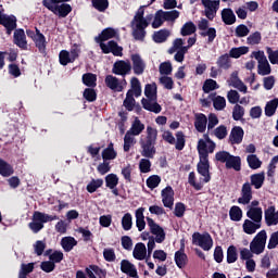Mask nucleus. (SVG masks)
<instances>
[{
    "label": "nucleus",
    "mask_w": 278,
    "mask_h": 278,
    "mask_svg": "<svg viewBox=\"0 0 278 278\" xmlns=\"http://www.w3.org/2000/svg\"><path fill=\"white\" fill-rule=\"evenodd\" d=\"M112 38H118V30L114 28H106L102 30L101 35L96 38L97 42H100V48L104 53H113V55L117 58H123V47L118 46L116 41H109L108 43L105 40H110Z\"/></svg>",
    "instance_id": "obj_1"
},
{
    "label": "nucleus",
    "mask_w": 278,
    "mask_h": 278,
    "mask_svg": "<svg viewBox=\"0 0 278 278\" xmlns=\"http://www.w3.org/2000/svg\"><path fill=\"white\" fill-rule=\"evenodd\" d=\"M151 21H153V15L144 17V9L139 8L130 23L135 40H144V36H147L144 29L149 27Z\"/></svg>",
    "instance_id": "obj_2"
},
{
    "label": "nucleus",
    "mask_w": 278,
    "mask_h": 278,
    "mask_svg": "<svg viewBox=\"0 0 278 278\" xmlns=\"http://www.w3.org/2000/svg\"><path fill=\"white\" fill-rule=\"evenodd\" d=\"M58 215H49L40 211H36L33 214L31 222L28 224L29 229L33 233H38L45 229V223H51L58 220Z\"/></svg>",
    "instance_id": "obj_3"
},
{
    "label": "nucleus",
    "mask_w": 278,
    "mask_h": 278,
    "mask_svg": "<svg viewBox=\"0 0 278 278\" xmlns=\"http://www.w3.org/2000/svg\"><path fill=\"white\" fill-rule=\"evenodd\" d=\"M66 1L68 0H43L42 3L45 8L53 12V14H56V16L66 18V16L73 12V8H71V4H66Z\"/></svg>",
    "instance_id": "obj_4"
},
{
    "label": "nucleus",
    "mask_w": 278,
    "mask_h": 278,
    "mask_svg": "<svg viewBox=\"0 0 278 278\" xmlns=\"http://www.w3.org/2000/svg\"><path fill=\"white\" fill-rule=\"evenodd\" d=\"M250 58H254V60L257 61V73L260 75L264 77L273 73V70L270 68V63H268V59L266 58V54L264 53V51L262 50L253 51Z\"/></svg>",
    "instance_id": "obj_5"
},
{
    "label": "nucleus",
    "mask_w": 278,
    "mask_h": 278,
    "mask_svg": "<svg viewBox=\"0 0 278 278\" xmlns=\"http://www.w3.org/2000/svg\"><path fill=\"white\" fill-rule=\"evenodd\" d=\"M215 149H216V143L212 141V139H210V136L204 135L203 139H199L198 146H197L199 157L210 160V153H214Z\"/></svg>",
    "instance_id": "obj_6"
},
{
    "label": "nucleus",
    "mask_w": 278,
    "mask_h": 278,
    "mask_svg": "<svg viewBox=\"0 0 278 278\" xmlns=\"http://www.w3.org/2000/svg\"><path fill=\"white\" fill-rule=\"evenodd\" d=\"M217 162H223L226 164V168H233V170H240L241 160L240 156H233L228 152H217L215 155Z\"/></svg>",
    "instance_id": "obj_7"
},
{
    "label": "nucleus",
    "mask_w": 278,
    "mask_h": 278,
    "mask_svg": "<svg viewBox=\"0 0 278 278\" xmlns=\"http://www.w3.org/2000/svg\"><path fill=\"white\" fill-rule=\"evenodd\" d=\"M192 244H195V247H200V249H203V251H211L214 247V240L212 239V236L207 232H194L192 235Z\"/></svg>",
    "instance_id": "obj_8"
},
{
    "label": "nucleus",
    "mask_w": 278,
    "mask_h": 278,
    "mask_svg": "<svg viewBox=\"0 0 278 278\" xmlns=\"http://www.w3.org/2000/svg\"><path fill=\"white\" fill-rule=\"evenodd\" d=\"M79 53H81V49L79 46H73L71 50H62L59 53V62L62 66H67V64H73L77 58H79Z\"/></svg>",
    "instance_id": "obj_9"
},
{
    "label": "nucleus",
    "mask_w": 278,
    "mask_h": 278,
    "mask_svg": "<svg viewBox=\"0 0 278 278\" xmlns=\"http://www.w3.org/2000/svg\"><path fill=\"white\" fill-rule=\"evenodd\" d=\"M268 236L266 230H261L250 243V250L254 255H262V252L266 249V240Z\"/></svg>",
    "instance_id": "obj_10"
},
{
    "label": "nucleus",
    "mask_w": 278,
    "mask_h": 278,
    "mask_svg": "<svg viewBox=\"0 0 278 278\" xmlns=\"http://www.w3.org/2000/svg\"><path fill=\"white\" fill-rule=\"evenodd\" d=\"M147 223L150 233L154 236L155 242H157V244H162V242L166 240V231H164V228H162V226L155 223V220H153L151 217H147Z\"/></svg>",
    "instance_id": "obj_11"
},
{
    "label": "nucleus",
    "mask_w": 278,
    "mask_h": 278,
    "mask_svg": "<svg viewBox=\"0 0 278 278\" xmlns=\"http://www.w3.org/2000/svg\"><path fill=\"white\" fill-rule=\"evenodd\" d=\"M104 84L106 88H110V90H113L114 92H123V90H125L127 87V80H121L113 75H108L104 79Z\"/></svg>",
    "instance_id": "obj_12"
},
{
    "label": "nucleus",
    "mask_w": 278,
    "mask_h": 278,
    "mask_svg": "<svg viewBox=\"0 0 278 278\" xmlns=\"http://www.w3.org/2000/svg\"><path fill=\"white\" fill-rule=\"evenodd\" d=\"M227 84L231 88H236L237 90H239V92H243V94H247L248 92L247 85H244L242 79H240V77L238 76V72L236 71L230 74V77L227 79Z\"/></svg>",
    "instance_id": "obj_13"
},
{
    "label": "nucleus",
    "mask_w": 278,
    "mask_h": 278,
    "mask_svg": "<svg viewBox=\"0 0 278 278\" xmlns=\"http://www.w3.org/2000/svg\"><path fill=\"white\" fill-rule=\"evenodd\" d=\"M199 160L198 173L203 177L204 184H208L212 179V176H210V159L199 157Z\"/></svg>",
    "instance_id": "obj_14"
},
{
    "label": "nucleus",
    "mask_w": 278,
    "mask_h": 278,
    "mask_svg": "<svg viewBox=\"0 0 278 278\" xmlns=\"http://www.w3.org/2000/svg\"><path fill=\"white\" fill-rule=\"evenodd\" d=\"M112 73H114V75H122V77H125V75H129V73H131V63L129 61H117L113 65Z\"/></svg>",
    "instance_id": "obj_15"
},
{
    "label": "nucleus",
    "mask_w": 278,
    "mask_h": 278,
    "mask_svg": "<svg viewBox=\"0 0 278 278\" xmlns=\"http://www.w3.org/2000/svg\"><path fill=\"white\" fill-rule=\"evenodd\" d=\"M253 199V191L249 182H244L241 188V197L238 198V203L241 205H249Z\"/></svg>",
    "instance_id": "obj_16"
},
{
    "label": "nucleus",
    "mask_w": 278,
    "mask_h": 278,
    "mask_svg": "<svg viewBox=\"0 0 278 278\" xmlns=\"http://www.w3.org/2000/svg\"><path fill=\"white\" fill-rule=\"evenodd\" d=\"M162 201L164 207L173 210V205H175V191L173 190V187L168 186L162 190Z\"/></svg>",
    "instance_id": "obj_17"
},
{
    "label": "nucleus",
    "mask_w": 278,
    "mask_h": 278,
    "mask_svg": "<svg viewBox=\"0 0 278 278\" xmlns=\"http://www.w3.org/2000/svg\"><path fill=\"white\" fill-rule=\"evenodd\" d=\"M142 106L148 112H153L154 114H160L162 112V105L157 103V98H143L141 100Z\"/></svg>",
    "instance_id": "obj_18"
},
{
    "label": "nucleus",
    "mask_w": 278,
    "mask_h": 278,
    "mask_svg": "<svg viewBox=\"0 0 278 278\" xmlns=\"http://www.w3.org/2000/svg\"><path fill=\"white\" fill-rule=\"evenodd\" d=\"M205 10V16L208 18V21H214L216 17V12H218V8H220V1L215 0V1H208L203 4Z\"/></svg>",
    "instance_id": "obj_19"
},
{
    "label": "nucleus",
    "mask_w": 278,
    "mask_h": 278,
    "mask_svg": "<svg viewBox=\"0 0 278 278\" xmlns=\"http://www.w3.org/2000/svg\"><path fill=\"white\" fill-rule=\"evenodd\" d=\"M131 62L135 75H142L147 68V64L144 63V60H142V56H140V54H132Z\"/></svg>",
    "instance_id": "obj_20"
},
{
    "label": "nucleus",
    "mask_w": 278,
    "mask_h": 278,
    "mask_svg": "<svg viewBox=\"0 0 278 278\" xmlns=\"http://www.w3.org/2000/svg\"><path fill=\"white\" fill-rule=\"evenodd\" d=\"M242 229L248 236H253V233H257V229H262V223L253 219H245L242 224Z\"/></svg>",
    "instance_id": "obj_21"
},
{
    "label": "nucleus",
    "mask_w": 278,
    "mask_h": 278,
    "mask_svg": "<svg viewBox=\"0 0 278 278\" xmlns=\"http://www.w3.org/2000/svg\"><path fill=\"white\" fill-rule=\"evenodd\" d=\"M265 223L268 227L278 225V211L275 208V206H268L265 210Z\"/></svg>",
    "instance_id": "obj_22"
},
{
    "label": "nucleus",
    "mask_w": 278,
    "mask_h": 278,
    "mask_svg": "<svg viewBox=\"0 0 278 278\" xmlns=\"http://www.w3.org/2000/svg\"><path fill=\"white\" fill-rule=\"evenodd\" d=\"M244 138V129L240 126H235L229 135V142L231 144H240Z\"/></svg>",
    "instance_id": "obj_23"
},
{
    "label": "nucleus",
    "mask_w": 278,
    "mask_h": 278,
    "mask_svg": "<svg viewBox=\"0 0 278 278\" xmlns=\"http://www.w3.org/2000/svg\"><path fill=\"white\" fill-rule=\"evenodd\" d=\"M0 25L7 28L8 34H12L13 29H16V17L0 13Z\"/></svg>",
    "instance_id": "obj_24"
},
{
    "label": "nucleus",
    "mask_w": 278,
    "mask_h": 278,
    "mask_svg": "<svg viewBox=\"0 0 278 278\" xmlns=\"http://www.w3.org/2000/svg\"><path fill=\"white\" fill-rule=\"evenodd\" d=\"M141 144V155L143 157L153 159V155H155V143H151L149 141H144V139L140 140Z\"/></svg>",
    "instance_id": "obj_25"
},
{
    "label": "nucleus",
    "mask_w": 278,
    "mask_h": 278,
    "mask_svg": "<svg viewBox=\"0 0 278 278\" xmlns=\"http://www.w3.org/2000/svg\"><path fill=\"white\" fill-rule=\"evenodd\" d=\"M194 127L197 131H199L200 134H204V131L207 129V116H205V114L202 113H197Z\"/></svg>",
    "instance_id": "obj_26"
},
{
    "label": "nucleus",
    "mask_w": 278,
    "mask_h": 278,
    "mask_svg": "<svg viewBox=\"0 0 278 278\" xmlns=\"http://www.w3.org/2000/svg\"><path fill=\"white\" fill-rule=\"evenodd\" d=\"M144 131V124L140 121V118L135 117L131 123L130 128L126 131V134H130V136H140Z\"/></svg>",
    "instance_id": "obj_27"
},
{
    "label": "nucleus",
    "mask_w": 278,
    "mask_h": 278,
    "mask_svg": "<svg viewBox=\"0 0 278 278\" xmlns=\"http://www.w3.org/2000/svg\"><path fill=\"white\" fill-rule=\"evenodd\" d=\"M121 270L122 273H124V275H127L128 277H136V274H138L136 265L127 260H123L121 262Z\"/></svg>",
    "instance_id": "obj_28"
},
{
    "label": "nucleus",
    "mask_w": 278,
    "mask_h": 278,
    "mask_svg": "<svg viewBox=\"0 0 278 278\" xmlns=\"http://www.w3.org/2000/svg\"><path fill=\"white\" fill-rule=\"evenodd\" d=\"M208 98L213 102V108L218 112L223 111L224 108H227V100L225 97L211 93Z\"/></svg>",
    "instance_id": "obj_29"
},
{
    "label": "nucleus",
    "mask_w": 278,
    "mask_h": 278,
    "mask_svg": "<svg viewBox=\"0 0 278 278\" xmlns=\"http://www.w3.org/2000/svg\"><path fill=\"white\" fill-rule=\"evenodd\" d=\"M132 256L135 260H138L139 262H142V260L147 258V245L144 243L139 242L135 245L132 251Z\"/></svg>",
    "instance_id": "obj_30"
},
{
    "label": "nucleus",
    "mask_w": 278,
    "mask_h": 278,
    "mask_svg": "<svg viewBox=\"0 0 278 278\" xmlns=\"http://www.w3.org/2000/svg\"><path fill=\"white\" fill-rule=\"evenodd\" d=\"M14 43L20 47V49H27V37L25 36V30L17 29L14 31Z\"/></svg>",
    "instance_id": "obj_31"
},
{
    "label": "nucleus",
    "mask_w": 278,
    "mask_h": 278,
    "mask_svg": "<svg viewBox=\"0 0 278 278\" xmlns=\"http://www.w3.org/2000/svg\"><path fill=\"white\" fill-rule=\"evenodd\" d=\"M136 227L138 231H144V227H147V222H144V207H139L136 213Z\"/></svg>",
    "instance_id": "obj_32"
},
{
    "label": "nucleus",
    "mask_w": 278,
    "mask_h": 278,
    "mask_svg": "<svg viewBox=\"0 0 278 278\" xmlns=\"http://www.w3.org/2000/svg\"><path fill=\"white\" fill-rule=\"evenodd\" d=\"M61 247L63 251H65L66 253H70V251H73V249L77 247V241L73 237H64L61 240Z\"/></svg>",
    "instance_id": "obj_33"
},
{
    "label": "nucleus",
    "mask_w": 278,
    "mask_h": 278,
    "mask_svg": "<svg viewBox=\"0 0 278 278\" xmlns=\"http://www.w3.org/2000/svg\"><path fill=\"white\" fill-rule=\"evenodd\" d=\"M222 21L225 25H233L236 23V14L231 9H224L222 11Z\"/></svg>",
    "instance_id": "obj_34"
},
{
    "label": "nucleus",
    "mask_w": 278,
    "mask_h": 278,
    "mask_svg": "<svg viewBox=\"0 0 278 278\" xmlns=\"http://www.w3.org/2000/svg\"><path fill=\"white\" fill-rule=\"evenodd\" d=\"M137 140H136V136L126 132L124 136V152L125 153H129V151H131L132 147L136 144Z\"/></svg>",
    "instance_id": "obj_35"
},
{
    "label": "nucleus",
    "mask_w": 278,
    "mask_h": 278,
    "mask_svg": "<svg viewBox=\"0 0 278 278\" xmlns=\"http://www.w3.org/2000/svg\"><path fill=\"white\" fill-rule=\"evenodd\" d=\"M117 155L116 150H114V143L112 142L102 151V159L104 162H108V160H116Z\"/></svg>",
    "instance_id": "obj_36"
},
{
    "label": "nucleus",
    "mask_w": 278,
    "mask_h": 278,
    "mask_svg": "<svg viewBox=\"0 0 278 278\" xmlns=\"http://www.w3.org/2000/svg\"><path fill=\"white\" fill-rule=\"evenodd\" d=\"M264 212L262 208H248L247 216L250 220H254L256 223H262V216Z\"/></svg>",
    "instance_id": "obj_37"
},
{
    "label": "nucleus",
    "mask_w": 278,
    "mask_h": 278,
    "mask_svg": "<svg viewBox=\"0 0 278 278\" xmlns=\"http://www.w3.org/2000/svg\"><path fill=\"white\" fill-rule=\"evenodd\" d=\"M251 179V186H254L256 190H260L262 186H264V180L266 177L264 176V173L254 174L250 177Z\"/></svg>",
    "instance_id": "obj_38"
},
{
    "label": "nucleus",
    "mask_w": 278,
    "mask_h": 278,
    "mask_svg": "<svg viewBox=\"0 0 278 278\" xmlns=\"http://www.w3.org/2000/svg\"><path fill=\"white\" fill-rule=\"evenodd\" d=\"M175 262L178 268H186V264H188V255H186L182 250H179L175 253Z\"/></svg>",
    "instance_id": "obj_39"
},
{
    "label": "nucleus",
    "mask_w": 278,
    "mask_h": 278,
    "mask_svg": "<svg viewBox=\"0 0 278 278\" xmlns=\"http://www.w3.org/2000/svg\"><path fill=\"white\" fill-rule=\"evenodd\" d=\"M0 175L2 177L14 175V168L8 162L3 161V159H0Z\"/></svg>",
    "instance_id": "obj_40"
},
{
    "label": "nucleus",
    "mask_w": 278,
    "mask_h": 278,
    "mask_svg": "<svg viewBox=\"0 0 278 278\" xmlns=\"http://www.w3.org/2000/svg\"><path fill=\"white\" fill-rule=\"evenodd\" d=\"M131 89L128 92L135 94V97H140L142 94V86L140 85V80L137 77H132L130 79Z\"/></svg>",
    "instance_id": "obj_41"
},
{
    "label": "nucleus",
    "mask_w": 278,
    "mask_h": 278,
    "mask_svg": "<svg viewBox=\"0 0 278 278\" xmlns=\"http://www.w3.org/2000/svg\"><path fill=\"white\" fill-rule=\"evenodd\" d=\"M83 84L88 86V88L97 87V75L92 73H87L83 75Z\"/></svg>",
    "instance_id": "obj_42"
},
{
    "label": "nucleus",
    "mask_w": 278,
    "mask_h": 278,
    "mask_svg": "<svg viewBox=\"0 0 278 278\" xmlns=\"http://www.w3.org/2000/svg\"><path fill=\"white\" fill-rule=\"evenodd\" d=\"M181 36H192V34H197V25L192 22H187L182 25L180 29Z\"/></svg>",
    "instance_id": "obj_43"
},
{
    "label": "nucleus",
    "mask_w": 278,
    "mask_h": 278,
    "mask_svg": "<svg viewBox=\"0 0 278 278\" xmlns=\"http://www.w3.org/2000/svg\"><path fill=\"white\" fill-rule=\"evenodd\" d=\"M144 96L146 99H157V85L155 83L147 85Z\"/></svg>",
    "instance_id": "obj_44"
},
{
    "label": "nucleus",
    "mask_w": 278,
    "mask_h": 278,
    "mask_svg": "<svg viewBox=\"0 0 278 278\" xmlns=\"http://www.w3.org/2000/svg\"><path fill=\"white\" fill-rule=\"evenodd\" d=\"M278 108V98L270 100L265 105V115L275 116V112H277Z\"/></svg>",
    "instance_id": "obj_45"
},
{
    "label": "nucleus",
    "mask_w": 278,
    "mask_h": 278,
    "mask_svg": "<svg viewBox=\"0 0 278 278\" xmlns=\"http://www.w3.org/2000/svg\"><path fill=\"white\" fill-rule=\"evenodd\" d=\"M247 53H249V47L247 46L231 48L229 51L230 58H235V60H238L241 55H247Z\"/></svg>",
    "instance_id": "obj_46"
},
{
    "label": "nucleus",
    "mask_w": 278,
    "mask_h": 278,
    "mask_svg": "<svg viewBox=\"0 0 278 278\" xmlns=\"http://www.w3.org/2000/svg\"><path fill=\"white\" fill-rule=\"evenodd\" d=\"M168 36H170V31L166 29H161L153 34V40L154 42H157V43L166 42V40L168 39Z\"/></svg>",
    "instance_id": "obj_47"
},
{
    "label": "nucleus",
    "mask_w": 278,
    "mask_h": 278,
    "mask_svg": "<svg viewBox=\"0 0 278 278\" xmlns=\"http://www.w3.org/2000/svg\"><path fill=\"white\" fill-rule=\"evenodd\" d=\"M229 217L230 220H233L235 223H240L242 220V208L240 206H231L229 211Z\"/></svg>",
    "instance_id": "obj_48"
},
{
    "label": "nucleus",
    "mask_w": 278,
    "mask_h": 278,
    "mask_svg": "<svg viewBox=\"0 0 278 278\" xmlns=\"http://www.w3.org/2000/svg\"><path fill=\"white\" fill-rule=\"evenodd\" d=\"M46 255H49L50 262H53L54 265L60 264V262L64 260V253L62 251H54L51 253V250H48Z\"/></svg>",
    "instance_id": "obj_49"
},
{
    "label": "nucleus",
    "mask_w": 278,
    "mask_h": 278,
    "mask_svg": "<svg viewBox=\"0 0 278 278\" xmlns=\"http://www.w3.org/2000/svg\"><path fill=\"white\" fill-rule=\"evenodd\" d=\"M229 54H224L218 58L216 64L219 68H224L227 71V68H231V59L229 58Z\"/></svg>",
    "instance_id": "obj_50"
},
{
    "label": "nucleus",
    "mask_w": 278,
    "mask_h": 278,
    "mask_svg": "<svg viewBox=\"0 0 278 278\" xmlns=\"http://www.w3.org/2000/svg\"><path fill=\"white\" fill-rule=\"evenodd\" d=\"M143 142H151L153 144H155V142H157V129L148 126L147 127V137L146 140H143Z\"/></svg>",
    "instance_id": "obj_51"
},
{
    "label": "nucleus",
    "mask_w": 278,
    "mask_h": 278,
    "mask_svg": "<svg viewBox=\"0 0 278 278\" xmlns=\"http://www.w3.org/2000/svg\"><path fill=\"white\" fill-rule=\"evenodd\" d=\"M85 270L87 273V276H88V270H90V273H92V275H94V277H99V278L108 277V271L101 269L99 266H96V265H91V266L87 267Z\"/></svg>",
    "instance_id": "obj_52"
},
{
    "label": "nucleus",
    "mask_w": 278,
    "mask_h": 278,
    "mask_svg": "<svg viewBox=\"0 0 278 278\" xmlns=\"http://www.w3.org/2000/svg\"><path fill=\"white\" fill-rule=\"evenodd\" d=\"M101 186H103V179H91V181L87 185V192L92 194V192H97Z\"/></svg>",
    "instance_id": "obj_53"
},
{
    "label": "nucleus",
    "mask_w": 278,
    "mask_h": 278,
    "mask_svg": "<svg viewBox=\"0 0 278 278\" xmlns=\"http://www.w3.org/2000/svg\"><path fill=\"white\" fill-rule=\"evenodd\" d=\"M106 188L114 190L118 186V176L116 174H109L105 176Z\"/></svg>",
    "instance_id": "obj_54"
},
{
    "label": "nucleus",
    "mask_w": 278,
    "mask_h": 278,
    "mask_svg": "<svg viewBox=\"0 0 278 278\" xmlns=\"http://www.w3.org/2000/svg\"><path fill=\"white\" fill-rule=\"evenodd\" d=\"M33 40H34L36 47L39 49V51H45L46 39H45V35H42L40 33V30L36 29V37Z\"/></svg>",
    "instance_id": "obj_55"
},
{
    "label": "nucleus",
    "mask_w": 278,
    "mask_h": 278,
    "mask_svg": "<svg viewBox=\"0 0 278 278\" xmlns=\"http://www.w3.org/2000/svg\"><path fill=\"white\" fill-rule=\"evenodd\" d=\"M220 86L214 79H206L203 85V91L207 94L212 92V90H218Z\"/></svg>",
    "instance_id": "obj_56"
},
{
    "label": "nucleus",
    "mask_w": 278,
    "mask_h": 278,
    "mask_svg": "<svg viewBox=\"0 0 278 278\" xmlns=\"http://www.w3.org/2000/svg\"><path fill=\"white\" fill-rule=\"evenodd\" d=\"M135 105L136 99H134V93H131V91H127L126 99L124 100V108H126L128 112H131Z\"/></svg>",
    "instance_id": "obj_57"
},
{
    "label": "nucleus",
    "mask_w": 278,
    "mask_h": 278,
    "mask_svg": "<svg viewBox=\"0 0 278 278\" xmlns=\"http://www.w3.org/2000/svg\"><path fill=\"white\" fill-rule=\"evenodd\" d=\"M247 160L250 168H253V170H257V168H261L262 161H260L257 155L255 154L248 155Z\"/></svg>",
    "instance_id": "obj_58"
},
{
    "label": "nucleus",
    "mask_w": 278,
    "mask_h": 278,
    "mask_svg": "<svg viewBox=\"0 0 278 278\" xmlns=\"http://www.w3.org/2000/svg\"><path fill=\"white\" fill-rule=\"evenodd\" d=\"M184 147H186V136L181 131L176 134L175 149L177 151H184Z\"/></svg>",
    "instance_id": "obj_59"
},
{
    "label": "nucleus",
    "mask_w": 278,
    "mask_h": 278,
    "mask_svg": "<svg viewBox=\"0 0 278 278\" xmlns=\"http://www.w3.org/2000/svg\"><path fill=\"white\" fill-rule=\"evenodd\" d=\"M161 182L162 178L157 175H152L147 179V186L148 188H150V190H154V188H157Z\"/></svg>",
    "instance_id": "obj_60"
},
{
    "label": "nucleus",
    "mask_w": 278,
    "mask_h": 278,
    "mask_svg": "<svg viewBox=\"0 0 278 278\" xmlns=\"http://www.w3.org/2000/svg\"><path fill=\"white\" fill-rule=\"evenodd\" d=\"M134 225L132 217L129 213H126L122 218V227L124 231H129Z\"/></svg>",
    "instance_id": "obj_61"
},
{
    "label": "nucleus",
    "mask_w": 278,
    "mask_h": 278,
    "mask_svg": "<svg viewBox=\"0 0 278 278\" xmlns=\"http://www.w3.org/2000/svg\"><path fill=\"white\" fill-rule=\"evenodd\" d=\"M92 5L98 12H105V9L110 7L108 0H91Z\"/></svg>",
    "instance_id": "obj_62"
},
{
    "label": "nucleus",
    "mask_w": 278,
    "mask_h": 278,
    "mask_svg": "<svg viewBox=\"0 0 278 278\" xmlns=\"http://www.w3.org/2000/svg\"><path fill=\"white\" fill-rule=\"evenodd\" d=\"M244 116V106L236 104L232 109V118L233 121H241Z\"/></svg>",
    "instance_id": "obj_63"
},
{
    "label": "nucleus",
    "mask_w": 278,
    "mask_h": 278,
    "mask_svg": "<svg viewBox=\"0 0 278 278\" xmlns=\"http://www.w3.org/2000/svg\"><path fill=\"white\" fill-rule=\"evenodd\" d=\"M159 71L161 75H170L173 73V64L169 61L163 62L160 64Z\"/></svg>",
    "instance_id": "obj_64"
}]
</instances>
